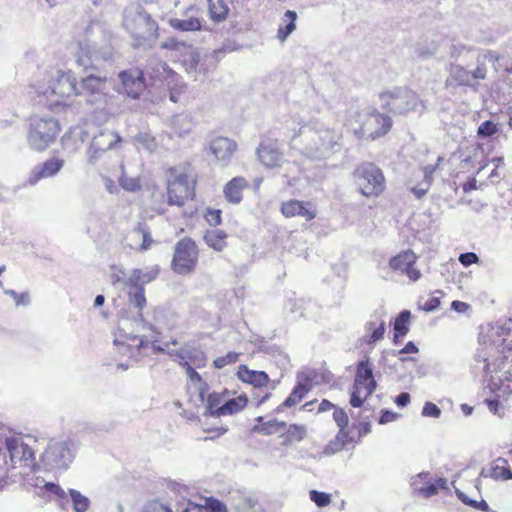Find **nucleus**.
Instances as JSON below:
<instances>
[{
    "instance_id": "25",
    "label": "nucleus",
    "mask_w": 512,
    "mask_h": 512,
    "mask_svg": "<svg viewBox=\"0 0 512 512\" xmlns=\"http://www.w3.org/2000/svg\"><path fill=\"white\" fill-rule=\"evenodd\" d=\"M353 386L365 389V398L375 391L377 384L369 360L360 361L358 363Z\"/></svg>"
},
{
    "instance_id": "47",
    "label": "nucleus",
    "mask_w": 512,
    "mask_h": 512,
    "mask_svg": "<svg viewBox=\"0 0 512 512\" xmlns=\"http://www.w3.org/2000/svg\"><path fill=\"white\" fill-rule=\"evenodd\" d=\"M222 397L217 393H211L207 398V405L205 409V415L219 417L217 408L220 407Z\"/></svg>"
},
{
    "instance_id": "34",
    "label": "nucleus",
    "mask_w": 512,
    "mask_h": 512,
    "mask_svg": "<svg viewBox=\"0 0 512 512\" xmlns=\"http://www.w3.org/2000/svg\"><path fill=\"white\" fill-rule=\"evenodd\" d=\"M256 421L258 424L252 428V431L262 435L276 434L282 432L286 428L285 422L278 421L276 419H271L264 422V418L259 416L256 418Z\"/></svg>"
},
{
    "instance_id": "61",
    "label": "nucleus",
    "mask_w": 512,
    "mask_h": 512,
    "mask_svg": "<svg viewBox=\"0 0 512 512\" xmlns=\"http://www.w3.org/2000/svg\"><path fill=\"white\" fill-rule=\"evenodd\" d=\"M385 331H386L385 321L381 320L379 325L370 333V335L366 339V343L369 345H372V344H375L376 342L380 341L381 339H383Z\"/></svg>"
},
{
    "instance_id": "14",
    "label": "nucleus",
    "mask_w": 512,
    "mask_h": 512,
    "mask_svg": "<svg viewBox=\"0 0 512 512\" xmlns=\"http://www.w3.org/2000/svg\"><path fill=\"white\" fill-rule=\"evenodd\" d=\"M74 454L66 441H50L41 455V462L47 470L67 469Z\"/></svg>"
},
{
    "instance_id": "33",
    "label": "nucleus",
    "mask_w": 512,
    "mask_h": 512,
    "mask_svg": "<svg viewBox=\"0 0 512 512\" xmlns=\"http://www.w3.org/2000/svg\"><path fill=\"white\" fill-rule=\"evenodd\" d=\"M247 185L248 183L245 178H233L224 187L225 198L231 203H239L242 200L243 189L246 188Z\"/></svg>"
},
{
    "instance_id": "38",
    "label": "nucleus",
    "mask_w": 512,
    "mask_h": 512,
    "mask_svg": "<svg viewBox=\"0 0 512 512\" xmlns=\"http://www.w3.org/2000/svg\"><path fill=\"white\" fill-rule=\"evenodd\" d=\"M297 13L293 10H287L284 14L282 21L284 25H280L277 33V37L281 42H284L288 36L296 28Z\"/></svg>"
},
{
    "instance_id": "63",
    "label": "nucleus",
    "mask_w": 512,
    "mask_h": 512,
    "mask_svg": "<svg viewBox=\"0 0 512 512\" xmlns=\"http://www.w3.org/2000/svg\"><path fill=\"white\" fill-rule=\"evenodd\" d=\"M422 415L425 417L438 418L441 415V410L436 404L426 402L422 409Z\"/></svg>"
},
{
    "instance_id": "8",
    "label": "nucleus",
    "mask_w": 512,
    "mask_h": 512,
    "mask_svg": "<svg viewBox=\"0 0 512 512\" xmlns=\"http://www.w3.org/2000/svg\"><path fill=\"white\" fill-rule=\"evenodd\" d=\"M355 184L365 197H378L385 190L382 170L373 163H362L353 172Z\"/></svg>"
},
{
    "instance_id": "43",
    "label": "nucleus",
    "mask_w": 512,
    "mask_h": 512,
    "mask_svg": "<svg viewBox=\"0 0 512 512\" xmlns=\"http://www.w3.org/2000/svg\"><path fill=\"white\" fill-rule=\"evenodd\" d=\"M72 506L75 512H86L90 506L88 497L82 495L78 490L69 489Z\"/></svg>"
},
{
    "instance_id": "64",
    "label": "nucleus",
    "mask_w": 512,
    "mask_h": 512,
    "mask_svg": "<svg viewBox=\"0 0 512 512\" xmlns=\"http://www.w3.org/2000/svg\"><path fill=\"white\" fill-rule=\"evenodd\" d=\"M205 220L210 226H217L221 223V211L218 209H208L205 213Z\"/></svg>"
},
{
    "instance_id": "62",
    "label": "nucleus",
    "mask_w": 512,
    "mask_h": 512,
    "mask_svg": "<svg viewBox=\"0 0 512 512\" xmlns=\"http://www.w3.org/2000/svg\"><path fill=\"white\" fill-rule=\"evenodd\" d=\"M333 419L339 428H346L348 426L349 418L345 410L342 408H335L333 412Z\"/></svg>"
},
{
    "instance_id": "50",
    "label": "nucleus",
    "mask_w": 512,
    "mask_h": 512,
    "mask_svg": "<svg viewBox=\"0 0 512 512\" xmlns=\"http://www.w3.org/2000/svg\"><path fill=\"white\" fill-rule=\"evenodd\" d=\"M471 51V48L461 43H455L452 44L450 47V57L455 61L464 60L466 56H468L471 53Z\"/></svg>"
},
{
    "instance_id": "27",
    "label": "nucleus",
    "mask_w": 512,
    "mask_h": 512,
    "mask_svg": "<svg viewBox=\"0 0 512 512\" xmlns=\"http://www.w3.org/2000/svg\"><path fill=\"white\" fill-rule=\"evenodd\" d=\"M281 212L287 218L300 216L306 221H310L316 216V213L309 202L295 199L283 202L281 205Z\"/></svg>"
},
{
    "instance_id": "12",
    "label": "nucleus",
    "mask_w": 512,
    "mask_h": 512,
    "mask_svg": "<svg viewBox=\"0 0 512 512\" xmlns=\"http://www.w3.org/2000/svg\"><path fill=\"white\" fill-rule=\"evenodd\" d=\"M486 74L487 68L480 61V58H477V67L473 71H469L459 64H450L445 85L447 88H457L460 86L474 88L476 86L475 82L478 80H484L486 78Z\"/></svg>"
},
{
    "instance_id": "18",
    "label": "nucleus",
    "mask_w": 512,
    "mask_h": 512,
    "mask_svg": "<svg viewBox=\"0 0 512 512\" xmlns=\"http://www.w3.org/2000/svg\"><path fill=\"white\" fill-rule=\"evenodd\" d=\"M485 403L491 413L498 417H504L512 411V383H502L495 397L486 399Z\"/></svg>"
},
{
    "instance_id": "59",
    "label": "nucleus",
    "mask_w": 512,
    "mask_h": 512,
    "mask_svg": "<svg viewBox=\"0 0 512 512\" xmlns=\"http://www.w3.org/2000/svg\"><path fill=\"white\" fill-rule=\"evenodd\" d=\"M135 232L142 235V244L141 249L147 250L151 247V244L153 242V239L150 235L149 229L147 225L139 223L138 227L135 229Z\"/></svg>"
},
{
    "instance_id": "48",
    "label": "nucleus",
    "mask_w": 512,
    "mask_h": 512,
    "mask_svg": "<svg viewBox=\"0 0 512 512\" xmlns=\"http://www.w3.org/2000/svg\"><path fill=\"white\" fill-rule=\"evenodd\" d=\"M135 141L148 151H154L157 147L155 138L149 132H139Z\"/></svg>"
},
{
    "instance_id": "54",
    "label": "nucleus",
    "mask_w": 512,
    "mask_h": 512,
    "mask_svg": "<svg viewBox=\"0 0 512 512\" xmlns=\"http://www.w3.org/2000/svg\"><path fill=\"white\" fill-rule=\"evenodd\" d=\"M306 304L307 302L304 299H289L287 307L291 313H298L300 317H306Z\"/></svg>"
},
{
    "instance_id": "31",
    "label": "nucleus",
    "mask_w": 512,
    "mask_h": 512,
    "mask_svg": "<svg viewBox=\"0 0 512 512\" xmlns=\"http://www.w3.org/2000/svg\"><path fill=\"white\" fill-rule=\"evenodd\" d=\"M176 512H227V509L218 500H213L206 506L193 503L190 500H183L176 504Z\"/></svg>"
},
{
    "instance_id": "23",
    "label": "nucleus",
    "mask_w": 512,
    "mask_h": 512,
    "mask_svg": "<svg viewBox=\"0 0 512 512\" xmlns=\"http://www.w3.org/2000/svg\"><path fill=\"white\" fill-rule=\"evenodd\" d=\"M236 149V142L227 137H216L209 144L211 154L223 166L228 165Z\"/></svg>"
},
{
    "instance_id": "5",
    "label": "nucleus",
    "mask_w": 512,
    "mask_h": 512,
    "mask_svg": "<svg viewBox=\"0 0 512 512\" xmlns=\"http://www.w3.org/2000/svg\"><path fill=\"white\" fill-rule=\"evenodd\" d=\"M509 329L504 326H492L486 334L479 337V348L474 356V366L483 376L496 371L502 364L505 350V335Z\"/></svg>"
},
{
    "instance_id": "39",
    "label": "nucleus",
    "mask_w": 512,
    "mask_h": 512,
    "mask_svg": "<svg viewBox=\"0 0 512 512\" xmlns=\"http://www.w3.org/2000/svg\"><path fill=\"white\" fill-rule=\"evenodd\" d=\"M234 508L238 512H264L262 505L251 495L240 496L235 500Z\"/></svg>"
},
{
    "instance_id": "32",
    "label": "nucleus",
    "mask_w": 512,
    "mask_h": 512,
    "mask_svg": "<svg viewBox=\"0 0 512 512\" xmlns=\"http://www.w3.org/2000/svg\"><path fill=\"white\" fill-rule=\"evenodd\" d=\"M237 376L240 380L253 385L255 388L266 386L269 382V377L265 372L250 370L245 365L239 366Z\"/></svg>"
},
{
    "instance_id": "15",
    "label": "nucleus",
    "mask_w": 512,
    "mask_h": 512,
    "mask_svg": "<svg viewBox=\"0 0 512 512\" xmlns=\"http://www.w3.org/2000/svg\"><path fill=\"white\" fill-rule=\"evenodd\" d=\"M121 140V136L113 130H100L98 134L93 136L90 146L86 151L88 164L95 165L103 153L114 149Z\"/></svg>"
},
{
    "instance_id": "1",
    "label": "nucleus",
    "mask_w": 512,
    "mask_h": 512,
    "mask_svg": "<svg viewBox=\"0 0 512 512\" xmlns=\"http://www.w3.org/2000/svg\"><path fill=\"white\" fill-rule=\"evenodd\" d=\"M140 269H133L124 281V286L129 288L128 296L130 305L137 309L132 316H122L119 320L118 333L114 344L123 355L130 357L141 354L148 346L147 331L153 328L143 318L141 310L146 305L145 289L140 279Z\"/></svg>"
},
{
    "instance_id": "52",
    "label": "nucleus",
    "mask_w": 512,
    "mask_h": 512,
    "mask_svg": "<svg viewBox=\"0 0 512 512\" xmlns=\"http://www.w3.org/2000/svg\"><path fill=\"white\" fill-rule=\"evenodd\" d=\"M433 180L423 177V179L417 183V185L411 188V192L417 199H421L429 191L432 186Z\"/></svg>"
},
{
    "instance_id": "41",
    "label": "nucleus",
    "mask_w": 512,
    "mask_h": 512,
    "mask_svg": "<svg viewBox=\"0 0 512 512\" xmlns=\"http://www.w3.org/2000/svg\"><path fill=\"white\" fill-rule=\"evenodd\" d=\"M226 238L227 234L219 229L207 231L204 236L206 244L216 251H222L226 247Z\"/></svg>"
},
{
    "instance_id": "20",
    "label": "nucleus",
    "mask_w": 512,
    "mask_h": 512,
    "mask_svg": "<svg viewBox=\"0 0 512 512\" xmlns=\"http://www.w3.org/2000/svg\"><path fill=\"white\" fill-rule=\"evenodd\" d=\"M64 160L57 157L47 159L41 164L36 165L30 172L27 184L34 186L41 179L57 175L64 166Z\"/></svg>"
},
{
    "instance_id": "7",
    "label": "nucleus",
    "mask_w": 512,
    "mask_h": 512,
    "mask_svg": "<svg viewBox=\"0 0 512 512\" xmlns=\"http://www.w3.org/2000/svg\"><path fill=\"white\" fill-rule=\"evenodd\" d=\"M380 107L392 115L423 113L426 109L419 95L406 86L393 87L379 94Z\"/></svg>"
},
{
    "instance_id": "2",
    "label": "nucleus",
    "mask_w": 512,
    "mask_h": 512,
    "mask_svg": "<svg viewBox=\"0 0 512 512\" xmlns=\"http://www.w3.org/2000/svg\"><path fill=\"white\" fill-rule=\"evenodd\" d=\"M339 135L323 123L313 122L300 126L291 137L294 147L311 159H326L340 149Z\"/></svg>"
},
{
    "instance_id": "53",
    "label": "nucleus",
    "mask_w": 512,
    "mask_h": 512,
    "mask_svg": "<svg viewBox=\"0 0 512 512\" xmlns=\"http://www.w3.org/2000/svg\"><path fill=\"white\" fill-rule=\"evenodd\" d=\"M189 47V45H187L185 42L183 41H178L177 39L175 38H169L167 39L166 41H164L162 44H161V48L162 49H167V50H171V51H175V52H178L180 53V55H182V53Z\"/></svg>"
},
{
    "instance_id": "3",
    "label": "nucleus",
    "mask_w": 512,
    "mask_h": 512,
    "mask_svg": "<svg viewBox=\"0 0 512 512\" xmlns=\"http://www.w3.org/2000/svg\"><path fill=\"white\" fill-rule=\"evenodd\" d=\"M30 94L35 93L38 97H45L48 100L47 106L65 105L64 101L59 99L49 100L50 96L61 99L72 95H78L79 83H77L74 73L71 71L51 70L45 72L41 78L36 79L30 85Z\"/></svg>"
},
{
    "instance_id": "30",
    "label": "nucleus",
    "mask_w": 512,
    "mask_h": 512,
    "mask_svg": "<svg viewBox=\"0 0 512 512\" xmlns=\"http://www.w3.org/2000/svg\"><path fill=\"white\" fill-rule=\"evenodd\" d=\"M480 477L491 478L495 480H509L512 479V472L507 467V461L499 457L491 464L482 468L480 472Z\"/></svg>"
},
{
    "instance_id": "56",
    "label": "nucleus",
    "mask_w": 512,
    "mask_h": 512,
    "mask_svg": "<svg viewBox=\"0 0 512 512\" xmlns=\"http://www.w3.org/2000/svg\"><path fill=\"white\" fill-rule=\"evenodd\" d=\"M239 354L236 352H228L225 356L218 357L214 360L213 364L216 368L221 369L227 365L237 362Z\"/></svg>"
},
{
    "instance_id": "35",
    "label": "nucleus",
    "mask_w": 512,
    "mask_h": 512,
    "mask_svg": "<svg viewBox=\"0 0 512 512\" xmlns=\"http://www.w3.org/2000/svg\"><path fill=\"white\" fill-rule=\"evenodd\" d=\"M411 318V312L409 310H402L395 319L394 322V343H398L400 338H403L409 332V322Z\"/></svg>"
},
{
    "instance_id": "9",
    "label": "nucleus",
    "mask_w": 512,
    "mask_h": 512,
    "mask_svg": "<svg viewBox=\"0 0 512 512\" xmlns=\"http://www.w3.org/2000/svg\"><path fill=\"white\" fill-rule=\"evenodd\" d=\"M358 117L361 137L376 139L387 134L392 127L391 117L380 113L376 108L368 107Z\"/></svg>"
},
{
    "instance_id": "60",
    "label": "nucleus",
    "mask_w": 512,
    "mask_h": 512,
    "mask_svg": "<svg viewBox=\"0 0 512 512\" xmlns=\"http://www.w3.org/2000/svg\"><path fill=\"white\" fill-rule=\"evenodd\" d=\"M158 274H159V269L157 266L140 269L139 276H140L143 286L145 284H148V283L152 282L153 280H155L157 278Z\"/></svg>"
},
{
    "instance_id": "13",
    "label": "nucleus",
    "mask_w": 512,
    "mask_h": 512,
    "mask_svg": "<svg viewBox=\"0 0 512 512\" xmlns=\"http://www.w3.org/2000/svg\"><path fill=\"white\" fill-rule=\"evenodd\" d=\"M168 205L182 207L189 199H193L194 183H190L185 173L176 174L170 170L167 179Z\"/></svg>"
},
{
    "instance_id": "40",
    "label": "nucleus",
    "mask_w": 512,
    "mask_h": 512,
    "mask_svg": "<svg viewBox=\"0 0 512 512\" xmlns=\"http://www.w3.org/2000/svg\"><path fill=\"white\" fill-rule=\"evenodd\" d=\"M180 61L188 73H194L197 71L200 54L195 47L189 45V47L182 53Z\"/></svg>"
},
{
    "instance_id": "57",
    "label": "nucleus",
    "mask_w": 512,
    "mask_h": 512,
    "mask_svg": "<svg viewBox=\"0 0 512 512\" xmlns=\"http://www.w3.org/2000/svg\"><path fill=\"white\" fill-rule=\"evenodd\" d=\"M4 293L6 295L11 296L15 300V304L17 307L28 306L30 304V295L28 292H23L19 294L13 289H6Z\"/></svg>"
},
{
    "instance_id": "6",
    "label": "nucleus",
    "mask_w": 512,
    "mask_h": 512,
    "mask_svg": "<svg viewBox=\"0 0 512 512\" xmlns=\"http://www.w3.org/2000/svg\"><path fill=\"white\" fill-rule=\"evenodd\" d=\"M115 93H119L115 80L92 69L86 70V75L79 81L78 95L84 96L96 109H107Z\"/></svg>"
},
{
    "instance_id": "26",
    "label": "nucleus",
    "mask_w": 512,
    "mask_h": 512,
    "mask_svg": "<svg viewBox=\"0 0 512 512\" xmlns=\"http://www.w3.org/2000/svg\"><path fill=\"white\" fill-rule=\"evenodd\" d=\"M195 12H197V10L191 6L186 10L182 17L170 18L168 23L173 29L178 31H199L202 28V22L200 18L194 14Z\"/></svg>"
},
{
    "instance_id": "55",
    "label": "nucleus",
    "mask_w": 512,
    "mask_h": 512,
    "mask_svg": "<svg viewBox=\"0 0 512 512\" xmlns=\"http://www.w3.org/2000/svg\"><path fill=\"white\" fill-rule=\"evenodd\" d=\"M309 494H310V499L318 507H325V506L329 505L331 502V496L328 493L317 491V490H311Z\"/></svg>"
},
{
    "instance_id": "29",
    "label": "nucleus",
    "mask_w": 512,
    "mask_h": 512,
    "mask_svg": "<svg viewBox=\"0 0 512 512\" xmlns=\"http://www.w3.org/2000/svg\"><path fill=\"white\" fill-rule=\"evenodd\" d=\"M143 72L144 77L148 76L152 80L153 85L162 83L163 80L173 73L172 69L159 59H151Z\"/></svg>"
},
{
    "instance_id": "17",
    "label": "nucleus",
    "mask_w": 512,
    "mask_h": 512,
    "mask_svg": "<svg viewBox=\"0 0 512 512\" xmlns=\"http://www.w3.org/2000/svg\"><path fill=\"white\" fill-rule=\"evenodd\" d=\"M119 79L124 93L132 99H138L146 88L144 72L138 68L121 71Z\"/></svg>"
},
{
    "instance_id": "42",
    "label": "nucleus",
    "mask_w": 512,
    "mask_h": 512,
    "mask_svg": "<svg viewBox=\"0 0 512 512\" xmlns=\"http://www.w3.org/2000/svg\"><path fill=\"white\" fill-rule=\"evenodd\" d=\"M210 18L214 22H222L227 18L229 8L224 0H208Z\"/></svg>"
},
{
    "instance_id": "19",
    "label": "nucleus",
    "mask_w": 512,
    "mask_h": 512,
    "mask_svg": "<svg viewBox=\"0 0 512 512\" xmlns=\"http://www.w3.org/2000/svg\"><path fill=\"white\" fill-rule=\"evenodd\" d=\"M256 154L260 162L268 168L280 167L284 162V155L277 141H262L257 148Z\"/></svg>"
},
{
    "instance_id": "16",
    "label": "nucleus",
    "mask_w": 512,
    "mask_h": 512,
    "mask_svg": "<svg viewBox=\"0 0 512 512\" xmlns=\"http://www.w3.org/2000/svg\"><path fill=\"white\" fill-rule=\"evenodd\" d=\"M4 446L10 458L11 468H15L17 464L27 467L34 465V452L21 437H6Z\"/></svg>"
},
{
    "instance_id": "36",
    "label": "nucleus",
    "mask_w": 512,
    "mask_h": 512,
    "mask_svg": "<svg viewBox=\"0 0 512 512\" xmlns=\"http://www.w3.org/2000/svg\"><path fill=\"white\" fill-rule=\"evenodd\" d=\"M193 120L189 114L181 113L172 117L171 126L176 134L184 136L192 131Z\"/></svg>"
},
{
    "instance_id": "28",
    "label": "nucleus",
    "mask_w": 512,
    "mask_h": 512,
    "mask_svg": "<svg viewBox=\"0 0 512 512\" xmlns=\"http://www.w3.org/2000/svg\"><path fill=\"white\" fill-rule=\"evenodd\" d=\"M80 55L78 57V63L84 66L86 69L88 66L93 64L94 61L99 59L108 60L111 57V53L108 51H101L97 49L95 44H91L88 41H83L79 44Z\"/></svg>"
},
{
    "instance_id": "21",
    "label": "nucleus",
    "mask_w": 512,
    "mask_h": 512,
    "mask_svg": "<svg viewBox=\"0 0 512 512\" xmlns=\"http://www.w3.org/2000/svg\"><path fill=\"white\" fill-rule=\"evenodd\" d=\"M416 256L412 251H404L389 261V266L394 271H399L415 282L421 277V272L414 267Z\"/></svg>"
},
{
    "instance_id": "45",
    "label": "nucleus",
    "mask_w": 512,
    "mask_h": 512,
    "mask_svg": "<svg viewBox=\"0 0 512 512\" xmlns=\"http://www.w3.org/2000/svg\"><path fill=\"white\" fill-rule=\"evenodd\" d=\"M307 434L306 427L299 424H291L286 430V442H300Z\"/></svg>"
},
{
    "instance_id": "37",
    "label": "nucleus",
    "mask_w": 512,
    "mask_h": 512,
    "mask_svg": "<svg viewBox=\"0 0 512 512\" xmlns=\"http://www.w3.org/2000/svg\"><path fill=\"white\" fill-rule=\"evenodd\" d=\"M248 399L246 395H240L238 397L227 400L224 404L217 408L218 415H232L235 414L242 409H244L247 405Z\"/></svg>"
},
{
    "instance_id": "22",
    "label": "nucleus",
    "mask_w": 512,
    "mask_h": 512,
    "mask_svg": "<svg viewBox=\"0 0 512 512\" xmlns=\"http://www.w3.org/2000/svg\"><path fill=\"white\" fill-rule=\"evenodd\" d=\"M170 355H175L181 366L192 365L197 368L206 366L207 357L205 353L197 346L192 344H185L180 349L174 352H168Z\"/></svg>"
},
{
    "instance_id": "49",
    "label": "nucleus",
    "mask_w": 512,
    "mask_h": 512,
    "mask_svg": "<svg viewBox=\"0 0 512 512\" xmlns=\"http://www.w3.org/2000/svg\"><path fill=\"white\" fill-rule=\"evenodd\" d=\"M71 138L84 142L88 138V132L81 126L73 127L62 137V144L65 146Z\"/></svg>"
},
{
    "instance_id": "4",
    "label": "nucleus",
    "mask_w": 512,
    "mask_h": 512,
    "mask_svg": "<svg viewBox=\"0 0 512 512\" xmlns=\"http://www.w3.org/2000/svg\"><path fill=\"white\" fill-rule=\"evenodd\" d=\"M122 25L138 48H152L159 37V26L150 13L138 3H132L123 11Z\"/></svg>"
},
{
    "instance_id": "46",
    "label": "nucleus",
    "mask_w": 512,
    "mask_h": 512,
    "mask_svg": "<svg viewBox=\"0 0 512 512\" xmlns=\"http://www.w3.org/2000/svg\"><path fill=\"white\" fill-rule=\"evenodd\" d=\"M458 498L467 506L473 507L482 512H488L490 510L489 505L485 500L476 501L474 499L469 498L462 491L456 490Z\"/></svg>"
},
{
    "instance_id": "11",
    "label": "nucleus",
    "mask_w": 512,
    "mask_h": 512,
    "mask_svg": "<svg viewBox=\"0 0 512 512\" xmlns=\"http://www.w3.org/2000/svg\"><path fill=\"white\" fill-rule=\"evenodd\" d=\"M198 262V248L190 238L179 240L174 248V255L171 262L173 271L179 275L191 273Z\"/></svg>"
},
{
    "instance_id": "24",
    "label": "nucleus",
    "mask_w": 512,
    "mask_h": 512,
    "mask_svg": "<svg viewBox=\"0 0 512 512\" xmlns=\"http://www.w3.org/2000/svg\"><path fill=\"white\" fill-rule=\"evenodd\" d=\"M297 385L294 387L290 395L286 400L276 408V412L280 413L284 408L293 407L305 397V395L311 390L312 384L311 379L304 373L297 374Z\"/></svg>"
},
{
    "instance_id": "58",
    "label": "nucleus",
    "mask_w": 512,
    "mask_h": 512,
    "mask_svg": "<svg viewBox=\"0 0 512 512\" xmlns=\"http://www.w3.org/2000/svg\"><path fill=\"white\" fill-rule=\"evenodd\" d=\"M497 132L496 124L491 120H486L480 124L477 130L479 137L486 138L493 136Z\"/></svg>"
},
{
    "instance_id": "10",
    "label": "nucleus",
    "mask_w": 512,
    "mask_h": 512,
    "mask_svg": "<svg viewBox=\"0 0 512 512\" xmlns=\"http://www.w3.org/2000/svg\"><path fill=\"white\" fill-rule=\"evenodd\" d=\"M58 132L57 120L53 118L33 119L30 124L28 143L32 149L44 151L54 141Z\"/></svg>"
},
{
    "instance_id": "44",
    "label": "nucleus",
    "mask_w": 512,
    "mask_h": 512,
    "mask_svg": "<svg viewBox=\"0 0 512 512\" xmlns=\"http://www.w3.org/2000/svg\"><path fill=\"white\" fill-rule=\"evenodd\" d=\"M349 435L345 431V428H339V432L337 433L335 440L331 441L325 448V453L333 454L337 451L343 449V447L348 442Z\"/></svg>"
},
{
    "instance_id": "51",
    "label": "nucleus",
    "mask_w": 512,
    "mask_h": 512,
    "mask_svg": "<svg viewBox=\"0 0 512 512\" xmlns=\"http://www.w3.org/2000/svg\"><path fill=\"white\" fill-rule=\"evenodd\" d=\"M119 184L124 190L130 192H136L141 188L140 181L137 177H128L124 174L119 178Z\"/></svg>"
}]
</instances>
